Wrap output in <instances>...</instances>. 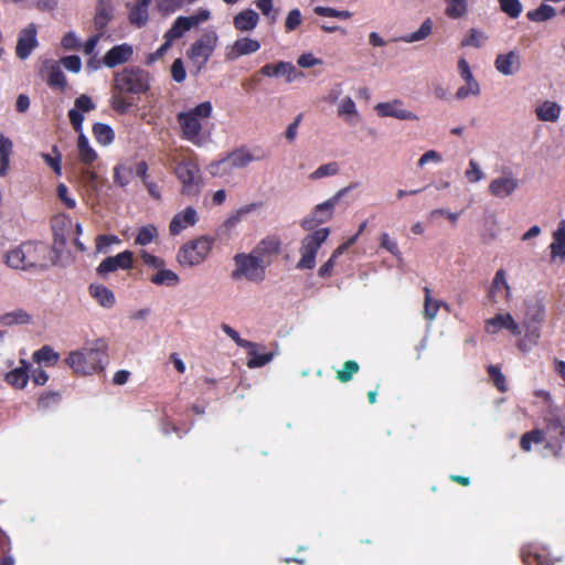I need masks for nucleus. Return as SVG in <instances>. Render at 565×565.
I'll return each instance as SVG.
<instances>
[{
	"label": "nucleus",
	"instance_id": "1",
	"mask_svg": "<svg viewBox=\"0 0 565 565\" xmlns=\"http://www.w3.org/2000/svg\"><path fill=\"white\" fill-rule=\"evenodd\" d=\"M544 429H533L521 437V448L530 451L533 444L545 441V448L555 457L565 455V405L550 407L544 415Z\"/></svg>",
	"mask_w": 565,
	"mask_h": 565
},
{
	"label": "nucleus",
	"instance_id": "2",
	"mask_svg": "<svg viewBox=\"0 0 565 565\" xmlns=\"http://www.w3.org/2000/svg\"><path fill=\"white\" fill-rule=\"evenodd\" d=\"M545 320V305L537 297L529 298L524 301V315L521 328L524 331V338L518 343L522 352H529L539 343L541 338V327Z\"/></svg>",
	"mask_w": 565,
	"mask_h": 565
},
{
	"label": "nucleus",
	"instance_id": "3",
	"mask_svg": "<svg viewBox=\"0 0 565 565\" xmlns=\"http://www.w3.org/2000/svg\"><path fill=\"white\" fill-rule=\"evenodd\" d=\"M268 158V153L260 147H239L231 151L224 158L213 161L207 166V171L213 177H224L234 169H244L252 162L262 161Z\"/></svg>",
	"mask_w": 565,
	"mask_h": 565
},
{
	"label": "nucleus",
	"instance_id": "4",
	"mask_svg": "<svg viewBox=\"0 0 565 565\" xmlns=\"http://www.w3.org/2000/svg\"><path fill=\"white\" fill-rule=\"evenodd\" d=\"M106 359V347L103 340L87 343L79 350L68 354L66 363L76 374H92L102 371Z\"/></svg>",
	"mask_w": 565,
	"mask_h": 565
},
{
	"label": "nucleus",
	"instance_id": "5",
	"mask_svg": "<svg viewBox=\"0 0 565 565\" xmlns=\"http://www.w3.org/2000/svg\"><path fill=\"white\" fill-rule=\"evenodd\" d=\"M44 253L45 246L41 243H23L7 253L6 264L13 269L43 270L46 268V265L42 262Z\"/></svg>",
	"mask_w": 565,
	"mask_h": 565
},
{
	"label": "nucleus",
	"instance_id": "6",
	"mask_svg": "<svg viewBox=\"0 0 565 565\" xmlns=\"http://www.w3.org/2000/svg\"><path fill=\"white\" fill-rule=\"evenodd\" d=\"M151 86V75L139 66L125 67L114 75V89L119 94L141 95Z\"/></svg>",
	"mask_w": 565,
	"mask_h": 565
},
{
	"label": "nucleus",
	"instance_id": "7",
	"mask_svg": "<svg viewBox=\"0 0 565 565\" xmlns=\"http://www.w3.org/2000/svg\"><path fill=\"white\" fill-rule=\"evenodd\" d=\"M213 107L211 102H203L194 108L182 111L178 115V122L181 127L183 138L196 146H201V119H206L212 115Z\"/></svg>",
	"mask_w": 565,
	"mask_h": 565
},
{
	"label": "nucleus",
	"instance_id": "8",
	"mask_svg": "<svg viewBox=\"0 0 565 565\" xmlns=\"http://www.w3.org/2000/svg\"><path fill=\"white\" fill-rule=\"evenodd\" d=\"M235 265L231 274L234 281L246 279L250 282H260L266 277V263L253 250L250 253H238L233 257Z\"/></svg>",
	"mask_w": 565,
	"mask_h": 565
},
{
	"label": "nucleus",
	"instance_id": "9",
	"mask_svg": "<svg viewBox=\"0 0 565 565\" xmlns=\"http://www.w3.org/2000/svg\"><path fill=\"white\" fill-rule=\"evenodd\" d=\"M214 245V238L209 235H202L195 239L183 244L177 255L181 266L193 267L202 264Z\"/></svg>",
	"mask_w": 565,
	"mask_h": 565
},
{
	"label": "nucleus",
	"instance_id": "10",
	"mask_svg": "<svg viewBox=\"0 0 565 565\" xmlns=\"http://www.w3.org/2000/svg\"><path fill=\"white\" fill-rule=\"evenodd\" d=\"M174 174L181 183V194L186 198L198 196L203 188V177L199 164L191 160L180 161L174 169Z\"/></svg>",
	"mask_w": 565,
	"mask_h": 565
},
{
	"label": "nucleus",
	"instance_id": "11",
	"mask_svg": "<svg viewBox=\"0 0 565 565\" xmlns=\"http://www.w3.org/2000/svg\"><path fill=\"white\" fill-rule=\"evenodd\" d=\"M330 235V228L321 227L309 234H307L300 243L299 254L300 259L298 260L296 268L313 269L316 267V257L326 241Z\"/></svg>",
	"mask_w": 565,
	"mask_h": 565
},
{
	"label": "nucleus",
	"instance_id": "12",
	"mask_svg": "<svg viewBox=\"0 0 565 565\" xmlns=\"http://www.w3.org/2000/svg\"><path fill=\"white\" fill-rule=\"evenodd\" d=\"M355 186L356 184H350L339 190L333 196H331L327 201L318 204L315 207L313 212L301 221L302 228L306 231H312L317 225L330 221L333 216L334 207L337 206V204L344 195H347Z\"/></svg>",
	"mask_w": 565,
	"mask_h": 565
},
{
	"label": "nucleus",
	"instance_id": "13",
	"mask_svg": "<svg viewBox=\"0 0 565 565\" xmlns=\"http://www.w3.org/2000/svg\"><path fill=\"white\" fill-rule=\"evenodd\" d=\"M218 35L215 31H205L189 49L188 57L200 72L217 46Z\"/></svg>",
	"mask_w": 565,
	"mask_h": 565
},
{
	"label": "nucleus",
	"instance_id": "14",
	"mask_svg": "<svg viewBox=\"0 0 565 565\" xmlns=\"http://www.w3.org/2000/svg\"><path fill=\"white\" fill-rule=\"evenodd\" d=\"M521 186V180L510 168H502L501 173L489 184V193L497 199L513 195Z\"/></svg>",
	"mask_w": 565,
	"mask_h": 565
},
{
	"label": "nucleus",
	"instance_id": "15",
	"mask_svg": "<svg viewBox=\"0 0 565 565\" xmlns=\"http://www.w3.org/2000/svg\"><path fill=\"white\" fill-rule=\"evenodd\" d=\"M458 71L461 78L465 81V85L460 86L456 92V98L459 100L467 99L469 97H477L481 93L480 84L475 78L469 63L466 58L461 57L458 61Z\"/></svg>",
	"mask_w": 565,
	"mask_h": 565
},
{
	"label": "nucleus",
	"instance_id": "16",
	"mask_svg": "<svg viewBox=\"0 0 565 565\" xmlns=\"http://www.w3.org/2000/svg\"><path fill=\"white\" fill-rule=\"evenodd\" d=\"M503 329L508 330L513 337L522 334L521 324L515 321L511 313H498L484 322V330L489 334H497Z\"/></svg>",
	"mask_w": 565,
	"mask_h": 565
},
{
	"label": "nucleus",
	"instance_id": "17",
	"mask_svg": "<svg viewBox=\"0 0 565 565\" xmlns=\"http://www.w3.org/2000/svg\"><path fill=\"white\" fill-rule=\"evenodd\" d=\"M374 110L380 117H392L399 120H418V116L406 109L401 99H393L391 102L379 103L375 105Z\"/></svg>",
	"mask_w": 565,
	"mask_h": 565
},
{
	"label": "nucleus",
	"instance_id": "18",
	"mask_svg": "<svg viewBox=\"0 0 565 565\" xmlns=\"http://www.w3.org/2000/svg\"><path fill=\"white\" fill-rule=\"evenodd\" d=\"M38 43L36 25L34 23H30L19 33L15 47L17 56L21 60H26L31 55L32 51L38 46Z\"/></svg>",
	"mask_w": 565,
	"mask_h": 565
},
{
	"label": "nucleus",
	"instance_id": "19",
	"mask_svg": "<svg viewBox=\"0 0 565 565\" xmlns=\"http://www.w3.org/2000/svg\"><path fill=\"white\" fill-rule=\"evenodd\" d=\"M134 255L129 250L121 252L116 256L105 258L97 267L99 276H106L118 269H129L132 267Z\"/></svg>",
	"mask_w": 565,
	"mask_h": 565
},
{
	"label": "nucleus",
	"instance_id": "20",
	"mask_svg": "<svg viewBox=\"0 0 565 565\" xmlns=\"http://www.w3.org/2000/svg\"><path fill=\"white\" fill-rule=\"evenodd\" d=\"M198 221V211L193 206H188L173 215L169 224V232L171 235L177 236L188 227L194 226Z\"/></svg>",
	"mask_w": 565,
	"mask_h": 565
},
{
	"label": "nucleus",
	"instance_id": "21",
	"mask_svg": "<svg viewBox=\"0 0 565 565\" xmlns=\"http://www.w3.org/2000/svg\"><path fill=\"white\" fill-rule=\"evenodd\" d=\"M42 76L45 78L46 84L54 89H58L61 92L65 90L67 86L66 76L63 73L60 63L55 61H46L44 62L42 70Z\"/></svg>",
	"mask_w": 565,
	"mask_h": 565
},
{
	"label": "nucleus",
	"instance_id": "22",
	"mask_svg": "<svg viewBox=\"0 0 565 565\" xmlns=\"http://www.w3.org/2000/svg\"><path fill=\"white\" fill-rule=\"evenodd\" d=\"M259 49V41L250 38H241L225 49V58L228 61H235L243 55L253 54Z\"/></svg>",
	"mask_w": 565,
	"mask_h": 565
},
{
	"label": "nucleus",
	"instance_id": "23",
	"mask_svg": "<svg viewBox=\"0 0 565 565\" xmlns=\"http://www.w3.org/2000/svg\"><path fill=\"white\" fill-rule=\"evenodd\" d=\"M521 56L514 50L498 54L494 62L495 70L504 76L516 74L521 70Z\"/></svg>",
	"mask_w": 565,
	"mask_h": 565
},
{
	"label": "nucleus",
	"instance_id": "24",
	"mask_svg": "<svg viewBox=\"0 0 565 565\" xmlns=\"http://www.w3.org/2000/svg\"><path fill=\"white\" fill-rule=\"evenodd\" d=\"M134 54V49L128 43L113 46L103 57V63L109 68H114L128 62Z\"/></svg>",
	"mask_w": 565,
	"mask_h": 565
},
{
	"label": "nucleus",
	"instance_id": "25",
	"mask_svg": "<svg viewBox=\"0 0 565 565\" xmlns=\"http://www.w3.org/2000/svg\"><path fill=\"white\" fill-rule=\"evenodd\" d=\"M248 352L247 366L249 369H259L270 363L279 354L278 348L270 352H265V347L253 342V348H245Z\"/></svg>",
	"mask_w": 565,
	"mask_h": 565
},
{
	"label": "nucleus",
	"instance_id": "26",
	"mask_svg": "<svg viewBox=\"0 0 565 565\" xmlns=\"http://www.w3.org/2000/svg\"><path fill=\"white\" fill-rule=\"evenodd\" d=\"M260 73L267 77H285L288 83L294 82L298 76L296 66L290 62L266 64L262 67Z\"/></svg>",
	"mask_w": 565,
	"mask_h": 565
},
{
	"label": "nucleus",
	"instance_id": "27",
	"mask_svg": "<svg viewBox=\"0 0 565 565\" xmlns=\"http://www.w3.org/2000/svg\"><path fill=\"white\" fill-rule=\"evenodd\" d=\"M523 561L526 565H558L551 558L550 552L545 547L530 545L522 552Z\"/></svg>",
	"mask_w": 565,
	"mask_h": 565
},
{
	"label": "nucleus",
	"instance_id": "28",
	"mask_svg": "<svg viewBox=\"0 0 565 565\" xmlns=\"http://www.w3.org/2000/svg\"><path fill=\"white\" fill-rule=\"evenodd\" d=\"M337 115L348 125H355L361 120V114L358 110L356 104L350 96L343 97L338 103Z\"/></svg>",
	"mask_w": 565,
	"mask_h": 565
},
{
	"label": "nucleus",
	"instance_id": "29",
	"mask_svg": "<svg viewBox=\"0 0 565 565\" xmlns=\"http://www.w3.org/2000/svg\"><path fill=\"white\" fill-rule=\"evenodd\" d=\"M114 18V6L109 0H99L94 18L95 28L103 33Z\"/></svg>",
	"mask_w": 565,
	"mask_h": 565
},
{
	"label": "nucleus",
	"instance_id": "30",
	"mask_svg": "<svg viewBox=\"0 0 565 565\" xmlns=\"http://www.w3.org/2000/svg\"><path fill=\"white\" fill-rule=\"evenodd\" d=\"M254 205H248L245 207H241L231 214L223 224L217 228L216 235L218 237H230L232 232L241 223L243 216L253 210Z\"/></svg>",
	"mask_w": 565,
	"mask_h": 565
},
{
	"label": "nucleus",
	"instance_id": "31",
	"mask_svg": "<svg viewBox=\"0 0 565 565\" xmlns=\"http://www.w3.org/2000/svg\"><path fill=\"white\" fill-rule=\"evenodd\" d=\"M562 113V107L556 102L545 100L535 107V115L539 120L556 122Z\"/></svg>",
	"mask_w": 565,
	"mask_h": 565
},
{
	"label": "nucleus",
	"instance_id": "32",
	"mask_svg": "<svg viewBox=\"0 0 565 565\" xmlns=\"http://www.w3.org/2000/svg\"><path fill=\"white\" fill-rule=\"evenodd\" d=\"M259 21L258 13L253 9L241 11L234 17V26L242 32L253 31Z\"/></svg>",
	"mask_w": 565,
	"mask_h": 565
},
{
	"label": "nucleus",
	"instance_id": "33",
	"mask_svg": "<svg viewBox=\"0 0 565 565\" xmlns=\"http://www.w3.org/2000/svg\"><path fill=\"white\" fill-rule=\"evenodd\" d=\"M550 249L552 259H565V220H562L553 232Z\"/></svg>",
	"mask_w": 565,
	"mask_h": 565
},
{
	"label": "nucleus",
	"instance_id": "34",
	"mask_svg": "<svg viewBox=\"0 0 565 565\" xmlns=\"http://www.w3.org/2000/svg\"><path fill=\"white\" fill-rule=\"evenodd\" d=\"M89 295L104 308H111L115 305L114 292L102 284H90Z\"/></svg>",
	"mask_w": 565,
	"mask_h": 565
},
{
	"label": "nucleus",
	"instance_id": "35",
	"mask_svg": "<svg viewBox=\"0 0 565 565\" xmlns=\"http://www.w3.org/2000/svg\"><path fill=\"white\" fill-rule=\"evenodd\" d=\"M281 242L278 237L268 236L262 239L257 246L253 249V252L262 257V260L265 262L266 257L277 255L280 252Z\"/></svg>",
	"mask_w": 565,
	"mask_h": 565
},
{
	"label": "nucleus",
	"instance_id": "36",
	"mask_svg": "<svg viewBox=\"0 0 565 565\" xmlns=\"http://www.w3.org/2000/svg\"><path fill=\"white\" fill-rule=\"evenodd\" d=\"M149 279L157 286L174 287L180 282L179 275L171 269H167L166 265L157 269Z\"/></svg>",
	"mask_w": 565,
	"mask_h": 565
},
{
	"label": "nucleus",
	"instance_id": "37",
	"mask_svg": "<svg viewBox=\"0 0 565 565\" xmlns=\"http://www.w3.org/2000/svg\"><path fill=\"white\" fill-rule=\"evenodd\" d=\"M29 367L30 364L25 360H21V366L15 367L7 373L6 380L7 382L17 388H23L29 381Z\"/></svg>",
	"mask_w": 565,
	"mask_h": 565
},
{
	"label": "nucleus",
	"instance_id": "38",
	"mask_svg": "<svg viewBox=\"0 0 565 565\" xmlns=\"http://www.w3.org/2000/svg\"><path fill=\"white\" fill-rule=\"evenodd\" d=\"M191 29L192 24L186 17H178L172 26L166 32L164 39H169L173 42L178 39H181L184 33Z\"/></svg>",
	"mask_w": 565,
	"mask_h": 565
},
{
	"label": "nucleus",
	"instance_id": "39",
	"mask_svg": "<svg viewBox=\"0 0 565 565\" xmlns=\"http://www.w3.org/2000/svg\"><path fill=\"white\" fill-rule=\"evenodd\" d=\"M78 158L79 160L88 166L97 159V152L89 146L88 138L81 134L77 140Z\"/></svg>",
	"mask_w": 565,
	"mask_h": 565
},
{
	"label": "nucleus",
	"instance_id": "40",
	"mask_svg": "<svg viewBox=\"0 0 565 565\" xmlns=\"http://www.w3.org/2000/svg\"><path fill=\"white\" fill-rule=\"evenodd\" d=\"M505 291V298L511 297V287L507 280V273L504 269H499L491 284L490 296L494 298L499 292Z\"/></svg>",
	"mask_w": 565,
	"mask_h": 565
},
{
	"label": "nucleus",
	"instance_id": "41",
	"mask_svg": "<svg viewBox=\"0 0 565 565\" xmlns=\"http://www.w3.org/2000/svg\"><path fill=\"white\" fill-rule=\"evenodd\" d=\"M445 14L452 20L463 18L468 12L467 0H445Z\"/></svg>",
	"mask_w": 565,
	"mask_h": 565
},
{
	"label": "nucleus",
	"instance_id": "42",
	"mask_svg": "<svg viewBox=\"0 0 565 565\" xmlns=\"http://www.w3.org/2000/svg\"><path fill=\"white\" fill-rule=\"evenodd\" d=\"M424 291H425L424 315L427 320L433 321L437 317L439 308L443 306L446 309H448V305L433 298L430 295V289L428 287H425Z\"/></svg>",
	"mask_w": 565,
	"mask_h": 565
},
{
	"label": "nucleus",
	"instance_id": "43",
	"mask_svg": "<svg viewBox=\"0 0 565 565\" xmlns=\"http://www.w3.org/2000/svg\"><path fill=\"white\" fill-rule=\"evenodd\" d=\"M433 21L431 19H426L419 26V29L413 33L405 34L399 38L401 41L405 43H414L419 42L428 38L433 31Z\"/></svg>",
	"mask_w": 565,
	"mask_h": 565
},
{
	"label": "nucleus",
	"instance_id": "44",
	"mask_svg": "<svg viewBox=\"0 0 565 565\" xmlns=\"http://www.w3.org/2000/svg\"><path fill=\"white\" fill-rule=\"evenodd\" d=\"M95 139L103 146H108L114 141L115 132L107 124L97 122L93 127Z\"/></svg>",
	"mask_w": 565,
	"mask_h": 565
},
{
	"label": "nucleus",
	"instance_id": "45",
	"mask_svg": "<svg viewBox=\"0 0 565 565\" xmlns=\"http://www.w3.org/2000/svg\"><path fill=\"white\" fill-rule=\"evenodd\" d=\"M33 359L39 364L53 365L58 361L60 354L50 345H44L33 353Z\"/></svg>",
	"mask_w": 565,
	"mask_h": 565
},
{
	"label": "nucleus",
	"instance_id": "46",
	"mask_svg": "<svg viewBox=\"0 0 565 565\" xmlns=\"http://www.w3.org/2000/svg\"><path fill=\"white\" fill-rule=\"evenodd\" d=\"M487 40H488V35L486 34V32L473 28L469 31V33L461 41V45L479 49V47L483 46V44L486 43Z\"/></svg>",
	"mask_w": 565,
	"mask_h": 565
},
{
	"label": "nucleus",
	"instance_id": "47",
	"mask_svg": "<svg viewBox=\"0 0 565 565\" xmlns=\"http://www.w3.org/2000/svg\"><path fill=\"white\" fill-rule=\"evenodd\" d=\"M31 321V316L23 309H18L12 312L6 313L1 318V322L6 326L25 324Z\"/></svg>",
	"mask_w": 565,
	"mask_h": 565
},
{
	"label": "nucleus",
	"instance_id": "48",
	"mask_svg": "<svg viewBox=\"0 0 565 565\" xmlns=\"http://www.w3.org/2000/svg\"><path fill=\"white\" fill-rule=\"evenodd\" d=\"M556 15V11L548 4H541L537 9L527 12V18L531 21L543 22L547 21Z\"/></svg>",
	"mask_w": 565,
	"mask_h": 565
},
{
	"label": "nucleus",
	"instance_id": "49",
	"mask_svg": "<svg viewBox=\"0 0 565 565\" xmlns=\"http://www.w3.org/2000/svg\"><path fill=\"white\" fill-rule=\"evenodd\" d=\"M134 170L126 164H118L114 168V181L125 188L131 182Z\"/></svg>",
	"mask_w": 565,
	"mask_h": 565
},
{
	"label": "nucleus",
	"instance_id": "50",
	"mask_svg": "<svg viewBox=\"0 0 565 565\" xmlns=\"http://www.w3.org/2000/svg\"><path fill=\"white\" fill-rule=\"evenodd\" d=\"M313 12L319 17L337 18L341 20H348L352 17V12L349 10H338L335 8L322 6L316 7Z\"/></svg>",
	"mask_w": 565,
	"mask_h": 565
},
{
	"label": "nucleus",
	"instance_id": "51",
	"mask_svg": "<svg viewBox=\"0 0 565 565\" xmlns=\"http://www.w3.org/2000/svg\"><path fill=\"white\" fill-rule=\"evenodd\" d=\"M158 235L157 227L154 225H146L139 228L138 234L135 238V243L141 246L149 245L152 243L154 237Z\"/></svg>",
	"mask_w": 565,
	"mask_h": 565
},
{
	"label": "nucleus",
	"instance_id": "52",
	"mask_svg": "<svg viewBox=\"0 0 565 565\" xmlns=\"http://www.w3.org/2000/svg\"><path fill=\"white\" fill-rule=\"evenodd\" d=\"M500 9L511 19H518L522 13V3L520 0H498Z\"/></svg>",
	"mask_w": 565,
	"mask_h": 565
},
{
	"label": "nucleus",
	"instance_id": "53",
	"mask_svg": "<svg viewBox=\"0 0 565 565\" xmlns=\"http://www.w3.org/2000/svg\"><path fill=\"white\" fill-rule=\"evenodd\" d=\"M465 177L469 183H478L483 180L486 175L480 164L476 160L470 159L468 168L465 171Z\"/></svg>",
	"mask_w": 565,
	"mask_h": 565
},
{
	"label": "nucleus",
	"instance_id": "54",
	"mask_svg": "<svg viewBox=\"0 0 565 565\" xmlns=\"http://www.w3.org/2000/svg\"><path fill=\"white\" fill-rule=\"evenodd\" d=\"M148 8H143L139 4H135L129 12V20L134 25L138 28L145 25L148 21Z\"/></svg>",
	"mask_w": 565,
	"mask_h": 565
},
{
	"label": "nucleus",
	"instance_id": "55",
	"mask_svg": "<svg viewBox=\"0 0 565 565\" xmlns=\"http://www.w3.org/2000/svg\"><path fill=\"white\" fill-rule=\"evenodd\" d=\"M52 151L55 153V156L53 157L52 154L50 153H42V159L44 160V162L53 169V171L57 174V175H61L62 174V156L61 153L58 152V149L56 146L53 147Z\"/></svg>",
	"mask_w": 565,
	"mask_h": 565
},
{
	"label": "nucleus",
	"instance_id": "56",
	"mask_svg": "<svg viewBox=\"0 0 565 565\" xmlns=\"http://www.w3.org/2000/svg\"><path fill=\"white\" fill-rule=\"evenodd\" d=\"M79 178L82 183L90 189V190H97L98 188V175L95 171L92 169L85 167L79 170Z\"/></svg>",
	"mask_w": 565,
	"mask_h": 565
},
{
	"label": "nucleus",
	"instance_id": "57",
	"mask_svg": "<svg viewBox=\"0 0 565 565\" xmlns=\"http://www.w3.org/2000/svg\"><path fill=\"white\" fill-rule=\"evenodd\" d=\"M338 172H339L338 163L337 162H330V163H326V164L320 166L317 170H315L310 174V178L316 180V179H321V178H324V177L335 175Z\"/></svg>",
	"mask_w": 565,
	"mask_h": 565
},
{
	"label": "nucleus",
	"instance_id": "58",
	"mask_svg": "<svg viewBox=\"0 0 565 565\" xmlns=\"http://www.w3.org/2000/svg\"><path fill=\"white\" fill-rule=\"evenodd\" d=\"M381 247L386 249L397 259L402 258V253L398 248L397 242L391 238L390 234L386 232L382 233L381 235Z\"/></svg>",
	"mask_w": 565,
	"mask_h": 565
},
{
	"label": "nucleus",
	"instance_id": "59",
	"mask_svg": "<svg viewBox=\"0 0 565 565\" xmlns=\"http://www.w3.org/2000/svg\"><path fill=\"white\" fill-rule=\"evenodd\" d=\"M60 402V394L56 392L44 393L38 401L39 409L46 411L56 406Z\"/></svg>",
	"mask_w": 565,
	"mask_h": 565
},
{
	"label": "nucleus",
	"instance_id": "60",
	"mask_svg": "<svg viewBox=\"0 0 565 565\" xmlns=\"http://www.w3.org/2000/svg\"><path fill=\"white\" fill-rule=\"evenodd\" d=\"M359 371L358 362L350 360L343 364L342 370L338 371L339 381L345 383L349 382L355 373Z\"/></svg>",
	"mask_w": 565,
	"mask_h": 565
},
{
	"label": "nucleus",
	"instance_id": "61",
	"mask_svg": "<svg viewBox=\"0 0 565 565\" xmlns=\"http://www.w3.org/2000/svg\"><path fill=\"white\" fill-rule=\"evenodd\" d=\"M118 243H120V239L116 235H98L96 237V250L106 254L113 244Z\"/></svg>",
	"mask_w": 565,
	"mask_h": 565
},
{
	"label": "nucleus",
	"instance_id": "62",
	"mask_svg": "<svg viewBox=\"0 0 565 565\" xmlns=\"http://www.w3.org/2000/svg\"><path fill=\"white\" fill-rule=\"evenodd\" d=\"M223 332L231 338L241 348H253V342L241 338L239 333L231 326L223 323L221 326Z\"/></svg>",
	"mask_w": 565,
	"mask_h": 565
},
{
	"label": "nucleus",
	"instance_id": "63",
	"mask_svg": "<svg viewBox=\"0 0 565 565\" xmlns=\"http://www.w3.org/2000/svg\"><path fill=\"white\" fill-rule=\"evenodd\" d=\"M302 22V14L299 9H292L287 14L285 29L287 32L295 31Z\"/></svg>",
	"mask_w": 565,
	"mask_h": 565
},
{
	"label": "nucleus",
	"instance_id": "64",
	"mask_svg": "<svg viewBox=\"0 0 565 565\" xmlns=\"http://www.w3.org/2000/svg\"><path fill=\"white\" fill-rule=\"evenodd\" d=\"M58 63L72 73H79L82 70V61L77 55L64 56L60 60Z\"/></svg>",
	"mask_w": 565,
	"mask_h": 565
}]
</instances>
